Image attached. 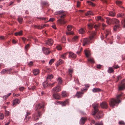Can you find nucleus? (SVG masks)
Here are the masks:
<instances>
[{
  "label": "nucleus",
  "instance_id": "f257e3e1",
  "mask_svg": "<svg viewBox=\"0 0 125 125\" xmlns=\"http://www.w3.org/2000/svg\"><path fill=\"white\" fill-rule=\"evenodd\" d=\"M93 106L94 110L92 113V115L94 116V117L96 119L101 118L102 116V112L100 111L98 112L99 110V104H93Z\"/></svg>",
  "mask_w": 125,
  "mask_h": 125
},
{
  "label": "nucleus",
  "instance_id": "f03ea898",
  "mask_svg": "<svg viewBox=\"0 0 125 125\" xmlns=\"http://www.w3.org/2000/svg\"><path fill=\"white\" fill-rule=\"evenodd\" d=\"M44 108V105L43 104H39L37 105L36 107V111L33 115V118L34 120L35 121L39 119V117H41L42 114L41 111L39 110L43 109Z\"/></svg>",
  "mask_w": 125,
  "mask_h": 125
},
{
  "label": "nucleus",
  "instance_id": "7ed1b4c3",
  "mask_svg": "<svg viewBox=\"0 0 125 125\" xmlns=\"http://www.w3.org/2000/svg\"><path fill=\"white\" fill-rule=\"evenodd\" d=\"M122 96V94L117 95L116 96L117 100L114 98L112 99L110 101L109 104L110 106L112 108H114V106L117 105L120 102V97Z\"/></svg>",
  "mask_w": 125,
  "mask_h": 125
},
{
  "label": "nucleus",
  "instance_id": "20e7f679",
  "mask_svg": "<svg viewBox=\"0 0 125 125\" xmlns=\"http://www.w3.org/2000/svg\"><path fill=\"white\" fill-rule=\"evenodd\" d=\"M95 35V32H91L90 33V35L89 38H86L84 39L83 42V45L85 46V45H88L91 42V41L94 38V36Z\"/></svg>",
  "mask_w": 125,
  "mask_h": 125
},
{
  "label": "nucleus",
  "instance_id": "39448f33",
  "mask_svg": "<svg viewBox=\"0 0 125 125\" xmlns=\"http://www.w3.org/2000/svg\"><path fill=\"white\" fill-rule=\"evenodd\" d=\"M105 18L106 19V22L108 25L119 24V21L116 19H111L108 17H106Z\"/></svg>",
  "mask_w": 125,
  "mask_h": 125
},
{
  "label": "nucleus",
  "instance_id": "423d86ee",
  "mask_svg": "<svg viewBox=\"0 0 125 125\" xmlns=\"http://www.w3.org/2000/svg\"><path fill=\"white\" fill-rule=\"evenodd\" d=\"M65 15V14H63L60 17L62 19H60L58 20V23L60 24H63L65 23L66 22L64 21V20L62 18Z\"/></svg>",
  "mask_w": 125,
  "mask_h": 125
},
{
  "label": "nucleus",
  "instance_id": "0eeeda50",
  "mask_svg": "<svg viewBox=\"0 0 125 125\" xmlns=\"http://www.w3.org/2000/svg\"><path fill=\"white\" fill-rule=\"evenodd\" d=\"M87 89L85 88L84 89H81V91L82 92H77L76 95L78 98H79L82 97V95L83 94V91H86L87 90Z\"/></svg>",
  "mask_w": 125,
  "mask_h": 125
},
{
  "label": "nucleus",
  "instance_id": "6e6552de",
  "mask_svg": "<svg viewBox=\"0 0 125 125\" xmlns=\"http://www.w3.org/2000/svg\"><path fill=\"white\" fill-rule=\"evenodd\" d=\"M53 43V40L51 39H48L45 42V44L47 45L51 46Z\"/></svg>",
  "mask_w": 125,
  "mask_h": 125
},
{
  "label": "nucleus",
  "instance_id": "1a4fd4ad",
  "mask_svg": "<svg viewBox=\"0 0 125 125\" xmlns=\"http://www.w3.org/2000/svg\"><path fill=\"white\" fill-rule=\"evenodd\" d=\"M43 52L45 54L47 55L49 54L50 52L49 51V48L44 47L42 48Z\"/></svg>",
  "mask_w": 125,
  "mask_h": 125
},
{
  "label": "nucleus",
  "instance_id": "9d476101",
  "mask_svg": "<svg viewBox=\"0 0 125 125\" xmlns=\"http://www.w3.org/2000/svg\"><path fill=\"white\" fill-rule=\"evenodd\" d=\"M101 107L103 108L107 109L108 107V104L105 102H104L100 104Z\"/></svg>",
  "mask_w": 125,
  "mask_h": 125
},
{
  "label": "nucleus",
  "instance_id": "9b49d317",
  "mask_svg": "<svg viewBox=\"0 0 125 125\" xmlns=\"http://www.w3.org/2000/svg\"><path fill=\"white\" fill-rule=\"evenodd\" d=\"M87 118H86L82 117L80 121V124L81 125H83L86 120H87Z\"/></svg>",
  "mask_w": 125,
  "mask_h": 125
},
{
  "label": "nucleus",
  "instance_id": "f8f14e48",
  "mask_svg": "<svg viewBox=\"0 0 125 125\" xmlns=\"http://www.w3.org/2000/svg\"><path fill=\"white\" fill-rule=\"evenodd\" d=\"M58 103L61 104L62 106H65L68 103V100H66L65 101L63 102H59Z\"/></svg>",
  "mask_w": 125,
  "mask_h": 125
},
{
  "label": "nucleus",
  "instance_id": "ddd939ff",
  "mask_svg": "<svg viewBox=\"0 0 125 125\" xmlns=\"http://www.w3.org/2000/svg\"><path fill=\"white\" fill-rule=\"evenodd\" d=\"M61 86H56L53 88V90L55 92H57L61 90Z\"/></svg>",
  "mask_w": 125,
  "mask_h": 125
},
{
  "label": "nucleus",
  "instance_id": "4468645a",
  "mask_svg": "<svg viewBox=\"0 0 125 125\" xmlns=\"http://www.w3.org/2000/svg\"><path fill=\"white\" fill-rule=\"evenodd\" d=\"M53 96L54 98L55 99H59L60 98V97L59 95L58 94H53Z\"/></svg>",
  "mask_w": 125,
  "mask_h": 125
},
{
  "label": "nucleus",
  "instance_id": "2eb2a0df",
  "mask_svg": "<svg viewBox=\"0 0 125 125\" xmlns=\"http://www.w3.org/2000/svg\"><path fill=\"white\" fill-rule=\"evenodd\" d=\"M76 56V55L71 52H70L69 53V57L75 58Z\"/></svg>",
  "mask_w": 125,
  "mask_h": 125
},
{
  "label": "nucleus",
  "instance_id": "dca6fc26",
  "mask_svg": "<svg viewBox=\"0 0 125 125\" xmlns=\"http://www.w3.org/2000/svg\"><path fill=\"white\" fill-rule=\"evenodd\" d=\"M20 102V101L18 99H16L13 101V105H16L18 104Z\"/></svg>",
  "mask_w": 125,
  "mask_h": 125
},
{
  "label": "nucleus",
  "instance_id": "f3484780",
  "mask_svg": "<svg viewBox=\"0 0 125 125\" xmlns=\"http://www.w3.org/2000/svg\"><path fill=\"white\" fill-rule=\"evenodd\" d=\"M84 52L86 57H88L90 56L91 53L90 51L87 50H85Z\"/></svg>",
  "mask_w": 125,
  "mask_h": 125
},
{
  "label": "nucleus",
  "instance_id": "a211bd4d",
  "mask_svg": "<svg viewBox=\"0 0 125 125\" xmlns=\"http://www.w3.org/2000/svg\"><path fill=\"white\" fill-rule=\"evenodd\" d=\"M63 62V60L61 59H60L56 63V65L57 66L62 63Z\"/></svg>",
  "mask_w": 125,
  "mask_h": 125
},
{
  "label": "nucleus",
  "instance_id": "6ab92c4d",
  "mask_svg": "<svg viewBox=\"0 0 125 125\" xmlns=\"http://www.w3.org/2000/svg\"><path fill=\"white\" fill-rule=\"evenodd\" d=\"M96 20L97 21H104V19L100 16H97L96 18Z\"/></svg>",
  "mask_w": 125,
  "mask_h": 125
},
{
  "label": "nucleus",
  "instance_id": "aec40b11",
  "mask_svg": "<svg viewBox=\"0 0 125 125\" xmlns=\"http://www.w3.org/2000/svg\"><path fill=\"white\" fill-rule=\"evenodd\" d=\"M120 26L119 24L115 25L114 27V30L115 31H116L119 28Z\"/></svg>",
  "mask_w": 125,
  "mask_h": 125
},
{
  "label": "nucleus",
  "instance_id": "412c9836",
  "mask_svg": "<svg viewBox=\"0 0 125 125\" xmlns=\"http://www.w3.org/2000/svg\"><path fill=\"white\" fill-rule=\"evenodd\" d=\"M39 73V70L38 69H34L33 71V73L35 75H37Z\"/></svg>",
  "mask_w": 125,
  "mask_h": 125
},
{
  "label": "nucleus",
  "instance_id": "4be33fe9",
  "mask_svg": "<svg viewBox=\"0 0 125 125\" xmlns=\"http://www.w3.org/2000/svg\"><path fill=\"white\" fill-rule=\"evenodd\" d=\"M11 70H6L5 69H3L2 70V71L1 72V74H4L6 72L7 73H9L8 72V71H9V72L11 71Z\"/></svg>",
  "mask_w": 125,
  "mask_h": 125
},
{
  "label": "nucleus",
  "instance_id": "5701e85b",
  "mask_svg": "<svg viewBox=\"0 0 125 125\" xmlns=\"http://www.w3.org/2000/svg\"><path fill=\"white\" fill-rule=\"evenodd\" d=\"M62 95L63 97H65L68 95V93L65 91H62Z\"/></svg>",
  "mask_w": 125,
  "mask_h": 125
},
{
  "label": "nucleus",
  "instance_id": "b1692460",
  "mask_svg": "<svg viewBox=\"0 0 125 125\" xmlns=\"http://www.w3.org/2000/svg\"><path fill=\"white\" fill-rule=\"evenodd\" d=\"M22 31H20L18 32H15V35L16 36H21L22 35Z\"/></svg>",
  "mask_w": 125,
  "mask_h": 125
},
{
  "label": "nucleus",
  "instance_id": "393cba45",
  "mask_svg": "<svg viewBox=\"0 0 125 125\" xmlns=\"http://www.w3.org/2000/svg\"><path fill=\"white\" fill-rule=\"evenodd\" d=\"M101 91V90L99 88H94L93 90V92L94 93Z\"/></svg>",
  "mask_w": 125,
  "mask_h": 125
},
{
  "label": "nucleus",
  "instance_id": "a878e982",
  "mask_svg": "<svg viewBox=\"0 0 125 125\" xmlns=\"http://www.w3.org/2000/svg\"><path fill=\"white\" fill-rule=\"evenodd\" d=\"M108 72L109 73H113L114 72L113 69L112 67H109L108 68Z\"/></svg>",
  "mask_w": 125,
  "mask_h": 125
},
{
  "label": "nucleus",
  "instance_id": "bb28decb",
  "mask_svg": "<svg viewBox=\"0 0 125 125\" xmlns=\"http://www.w3.org/2000/svg\"><path fill=\"white\" fill-rule=\"evenodd\" d=\"M105 34V38H106L107 36L110 35V32L109 30H106L104 32Z\"/></svg>",
  "mask_w": 125,
  "mask_h": 125
},
{
  "label": "nucleus",
  "instance_id": "cd10ccee",
  "mask_svg": "<svg viewBox=\"0 0 125 125\" xmlns=\"http://www.w3.org/2000/svg\"><path fill=\"white\" fill-rule=\"evenodd\" d=\"M88 28L90 29H92L93 28V24L91 23H90L87 25Z\"/></svg>",
  "mask_w": 125,
  "mask_h": 125
},
{
  "label": "nucleus",
  "instance_id": "c85d7f7f",
  "mask_svg": "<svg viewBox=\"0 0 125 125\" xmlns=\"http://www.w3.org/2000/svg\"><path fill=\"white\" fill-rule=\"evenodd\" d=\"M72 28V26L71 25H69L67 27V29L68 31H69L71 30Z\"/></svg>",
  "mask_w": 125,
  "mask_h": 125
},
{
  "label": "nucleus",
  "instance_id": "c756f323",
  "mask_svg": "<svg viewBox=\"0 0 125 125\" xmlns=\"http://www.w3.org/2000/svg\"><path fill=\"white\" fill-rule=\"evenodd\" d=\"M85 15L88 16L89 15H93V14L92 12L90 11H88L87 13H85Z\"/></svg>",
  "mask_w": 125,
  "mask_h": 125
},
{
  "label": "nucleus",
  "instance_id": "7c9ffc66",
  "mask_svg": "<svg viewBox=\"0 0 125 125\" xmlns=\"http://www.w3.org/2000/svg\"><path fill=\"white\" fill-rule=\"evenodd\" d=\"M28 89L30 90L33 91L35 88V86H28Z\"/></svg>",
  "mask_w": 125,
  "mask_h": 125
},
{
  "label": "nucleus",
  "instance_id": "2f4dec72",
  "mask_svg": "<svg viewBox=\"0 0 125 125\" xmlns=\"http://www.w3.org/2000/svg\"><path fill=\"white\" fill-rule=\"evenodd\" d=\"M68 52H66L62 54L61 55V58L63 59H65V58L66 55L68 54Z\"/></svg>",
  "mask_w": 125,
  "mask_h": 125
},
{
  "label": "nucleus",
  "instance_id": "473e14b6",
  "mask_svg": "<svg viewBox=\"0 0 125 125\" xmlns=\"http://www.w3.org/2000/svg\"><path fill=\"white\" fill-rule=\"evenodd\" d=\"M50 85L49 83H48L47 81H45L43 83V86H48V85Z\"/></svg>",
  "mask_w": 125,
  "mask_h": 125
},
{
  "label": "nucleus",
  "instance_id": "72a5a7b5",
  "mask_svg": "<svg viewBox=\"0 0 125 125\" xmlns=\"http://www.w3.org/2000/svg\"><path fill=\"white\" fill-rule=\"evenodd\" d=\"M109 15L112 16H114L115 15V13L113 11H110L109 12Z\"/></svg>",
  "mask_w": 125,
  "mask_h": 125
},
{
  "label": "nucleus",
  "instance_id": "f704fd0d",
  "mask_svg": "<svg viewBox=\"0 0 125 125\" xmlns=\"http://www.w3.org/2000/svg\"><path fill=\"white\" fill-rule=\"evenodd\" d=\"M79 32L80 33L82 34L84 33L85 32V31L82 28L79 30Z\"/></svg>",
  "mask_w": 125,
  "mask_h": 125
},
{
  "label": "nucleus",
  "instance_id": "c9c22d12",
  "mask_svg": "<svg viewBox=\"0 0 125 125\" xmlns=\"http://www.w3.org/2000/svg\"><path fill=\"white\" fill-rule=\"evenodd\" d=\"M121 85L120 86H124V85L125 84V79L121 81Z\"/></svg>",
  "mask_w": 125,
  "mask_h": 125
},
{
  "label": "nucleus",
  "instance_id": "e433bc0d",
  "mask_svg": "<svg viewBox=\"0 0 125 125\" xmlns=\"http://www.w3.org/2000/svg\"><path fill=\"white\" fill-rule=\"evenodd\" d=\"M57 81L58 83L59 84H61L62 83V80L61 78H59Z\"/></svg>",
  "mask_w": 125,
  "mask_h": 125
},
{
  "label": "nucleus",
  "instance_id": "4c0bfd02",
  "mask_svg": "<svg viewBox=\"0 0 125 125\" xmlns=\"http://www.w3.org/2000/svg\"><path fill=\"white\" fill-rule=\"evenodd\" d=\"M64 11L63 10H60L57 12H55V14L56 15H57L58 14H61L62 13H64Z\"/></svg>",
  "mask_w": 125,
  "mask_h": 125
},
{
  "label": "nucleus",
  "instance_id": "58836bf2",
  "mask_svg": "<svg viewBox=\"0 0 125 125\" xmlns=\"http://www.w3.org/2000/svg\"><path fill=\"white\" fill-rule=\"evenodd\" d=\"M125 89V86H119L118 90L122 91Z\"/></svg>",
  "mask_w": 125,
  "mask_h": 125
},
{
  "label": "nucleus",
  "instance_id": "ea45409f",
  "mask_svg": "<svg viewBox=\"0 0 125 125\" xmlns=\"http://www.w3.org/2000/svg\"><path fill=\"white\" fill-rule=\"evenodd\" d=\"M53 77V76L52 74L49 75H48L47 79H51Z\"/></svg>",
  "mask_w": 125,
  "mask_h": 125
},
{
  "label": "nucleus",
  "instance_id": "a19ab883",
  "mask_svg": "<svg viewBox=\"0 0 125 125\" xmlns=\"http://www.w3.org/2000/svg\"><path fill=\"white\" fill-rule=\"evenodd\" d=\"M118 16H119L120 17L124 18L125 17V14L123 13H121L119 14V15H118Z\"/></svg>",
  "mask_w": 125,
  "mask_h": 125
},
{
  "label": "nucleus",
  "instance_id": "79ce46f5",
  "mask_svg": "<svg viewBox=\"0 0 125 125\" xmlns=\"http://www.w3.org/2000/svg\"><path fill=\"white\" fill-rule=\"evenodd\" d=\"M56 47L57 49L58 50H61L62 49V47L59 45H58L56 46Z\"/></svg>",
  "mask_w": 125,
  "mask_h": 125
},
{
  "label": "nucleus",
  "instance_id": "37998d69",
  "mask_svg": "<svg viewBox=\"0 0 125 125\" xmlns=\"http://www.w3.org/2000/svg\"><path fill=\"white\" fill-rule=\"evenodd\" d=\"M4 118V115L3 113H0V119L2 120Z\"/></svg>",
  "mask_w": 125,
  "mask_h": 125
},
{
  "label": "nucleus",
  "instance_id": "c03bdc74",
  "mask_svg": "<svg viewBox=\"0 0 125 125\" xmlns=\"http://www.w3.org/2000/svg\"><path fill=\"white\" fill-rule=\"evenodd\" d=\"M61 40L62 42L64 43L65 42V41H66V39L64 37H62L61 38Z\"/></svg>",
  "mask_w": 125,
  "mask_h": 125
},
{
  "label": "nucleus",
  "instance_id": "a18cd8bd",
  "mask_svg": "<svg viewBox=\"0 0 125 125\" xmlns=\"http://www.w3.org/2000/svg\"><path fill=\"white\" fill-rule=\"evenodd\" d=\"M22 18L21 17H19L18 18V20L20 23L21 24L22 22Z\"/></svg>",
  "mask_w": 125,
  "mask_h": 125
},
{
  "label": "nucleus",
  "instance_id": "49530a36",
  "mask_svg": "<svg viewBox=\"0 0 125 125\" xmlns=\"http://www.w3.org/2000/svg\"><path fill=\"white\" fill-rule=\"evenodd\" d=\"M88 62H90L92 63H93L94 62V60L93 58H89L88 59Z\"/></svg>",
  "mask_w": 125,
  "mask_h": 125
},
{
  "label": "nucleus",
  "instance_id": "de8ad7c7",
  "mask_svg": "<svg viewBox=\"0 0 125 125\" xmlns=\"http://www.w3.org/2000/svg\"><path fill=\"white\" fill-rule=\"evenodd\" d=\"M121 23L122 25L123 26V27L124 28L125 27V20L124 19L122 21Z\"/></svg>",
  "mask_w": 125,
  "mask_h": 125
},
{
  "label": "nucleus",
  "instance_id": "09e8293b",
  "mask_svg": "<svg viewBox=\"0 0 125 125\" xmlns=\"http://www.w3.org/2000/svg\"><path fill=\"white\" fill-rule=\"evenodd\" d=\"M87 2L89 4L91 5H92V6H95V5L94 4L93 2H91L90 1H87Z\"/></svg>",
  "mask_w": 125,
  "mask_h": 125
},
{
  "label": "nucleus",
  "instance_id": "8fccbe9b",
  "mask_svg": "<svg viewBox=\"0 0 125 125\" xmlns=\"http://www.w3.org/2000/svg\"><path fill=\"white\" fill-rule=\"evenodd\" d=\"M73 70L72 69H69V74L71 76L72 73L73 72Z\"/></svg>",
  "mask_w": 125,
  "mask_h": 125
},
{
  "label": "nucleus",
  "instance_id": "3c124183",
  "mask_svg": "<svg viewBox=\"0 0 125 125\" xmlns=\"http://www.w3.org/2000/svg\"><path fill=\"white\" fill-rule=\"evenodd\" d=\"M30 112H27V114L26 115V118L27 119H29V118H30V117H28V116L29 115H30Z\"/></svg>",
  "mask_w": 125,
  "mask_h": 125
},
{
  "label": "nucleus",
  "instance_id": "603ef678",
  "mask_svg": "<svg viewBox=\"0 0 125 125\" xmlns=\"http://www.w3.org/2000/svg\"><path fill=\"white\" fill-rule=\"evenodd\" d=\"M102 26L103 27L102 29L103 30H104L105 28L107 26L104 23H102Z\"/></svg>",
  "mask_w": 125,
  "mask_h": 125
},
{
  "label": "nucleus",
  "instance_id": "864d4df0",
  "mask_svg": "<svg viewBox=\"0 0 125 125\" xmlns=\"http://www.w3.org/2000/svg\"><path fill=\"white\" fill-rule=\"evenodd\" d=\"M5 114L6 116H8L9 115V112L8 111H5Z\"/></svg>",
  "mask_w": 125,
  "mask_h": 125
},
{
  "label": "nucleus",
  "instance_id": "5fc2aeb1",
  "mask_svg": "<svg viewBox=\"0 0 125 125\" xmlns=\"http://www.w3.org/2000/svg\"><path fill=\"white\" fill-rule=\"evenodd\" d=\"M78 36H75L72 38L73 41H75L76 40L78 39Z\"/></svg>",
  "mask_w": 125,
  "mask_h": 125
},
{
  "label": "nucleus",
  "instance_id": "6e6d98bb",
  "mask_svg": "<svg viewBox=\"0 0 125 125\" xmlns=\"http://www.w3.org/2000/svg\"><path fill=\"white\" fill-rule=\"evenodd\" d=\"M116 3L117 5H119L122 4V2L120 1L117 0L116 1Z\"/></svg>",
  "mask_w": 125,
  "mask_h": 125
},
{
  "label": "nucleus",
  "instance_id": "4d7b16f0",
  "mask_svg": "<svg viewBox=\"0 0 125 125\" xmlns=\"http://www.w3.org/2000/svg\"><path fill=\"white\" fill-rule=\"evenodd\" d=\"M54 60L53 59H51L49 62V64H51L54 62Z\"/></svg>",
  "mask_w": 125,
  "mask_h": 125
},
{
  "label": "nucleus",
  "instance_id": "13d9d810",
  "mask_svg": "<svg viewBox=\"0 0 125 125\" xmlns=\"http://www.w3.org/2000/svg\"><path fill=\"white\" fill-rule=\"evenodd\" d=\"M41 3L43 5H47L48 4L47 2L44 1H42L41 2Z\"/></svg>",
  "mask_w": 125,
  "mask_h": 125
},
{
  "label": "nucleus",
  "instance_id": "bf43d9fd",
  "mask_svg": "<svg viewBox=\"0 0 125 125\" xmlns=\"http://www.w3.org/2000/svg\"><path fill=\"white\" fill-rule=\"evenodd\" d=\"M73 32L72 31L66 32V34L67 35H72L73 34Z\"/></svg>",
  "mask_w": 125,
  "mask_h": 125
},
{
  "label": "nucleus",
  "instance_id": "052dcab7",
  "mask_svg": "<svg viewBox=\"0 0 125 125\" xmlns=\"http://www.w3.org/2000/svg\"><path fill=\"white\" fill-rule=\"evenodd\" d=\"M103 124L102 122H100L99 123H96L95 125H103Z\"/></svg>",
  "mask_w": 125,
  "mask_h": 125
},
{
  "label": "nucleus",
  "instance_id": "680f3d73",
  "mask_svg": "<svg viewBox=\"0 0 125 125\" xmlns=\"http://www.w3.org/2000/svg\"><path fill=\"white\" fill-rule=\"evenodd\" d=\"M33 64V62L31 61H30L28 64V65L30 66H32Z\"/></svg>",
  "mask_w": 125,
  "mask_h": 125
},
{
  "label": "nucleus",
  "instance_id": "e2e57ef3",
  "mask_svg": "<svg viewBox=\"0 0 125 125\" xmlns=\"http://www.w3.org/2000/svg\"><path fill=\"white\" fill-rule=\"evenodd\" d=\"M119 124L121 125H125V123L123 121H121L119 122Z\"/></svg>",
  "mask_w": 125,
  "mask_h": 125
},
{
  "label": "nucleus",
  "instance_id": "0e129e2a",
  "mask_svg": "<svg viewBox=\"0 0 125 125\" xmlns=\"http://www.w3.org/2000/svg\"><path fill=\"white\" fill-rule=\"evenodd\" d=\"M11 93H9V94H8L7 95H5L4 96V97H5V99H6L7 97H8L9 96H10L11 95Z\"/></svg>",
  "mask_w": 125,
  "mask_h": 125
},
{
  "label": "nucleus",
  "instance_id": "69168bd1",
  "mask_svg": "<svg viewBox=\"0 0 125 125\" xmlns=\"http://www.w3.org/2000/svg\"><path fill=\"white\" fill-rule=\"evenodd\" d=\"M29 44H27V45L25 47V48L26 50L28 49V48L29 47Z\"/></svg>",
  "mask_w": 125,
  "mask_h": 125
},
{
  "label": "nucleus",
  "instance_id": "338daca9",
  "mask_svg": "<svg viewBox=\"0 0 125 125\" xmlns=\"http://www.w3.org/2000/svg\"><path fill=\"white\" fill-rule=\"evenodd\" d=\"M113 67L116 69H117L119 67L118 65L114 66Z\"/></svg>",
  "mask_w": 125,
  "mask_h": 125
},
{
  "label": "nucleus",
  "instance_id": "774afa93",
  "mask_svg": "<svg viewBox=\"0 0 125 125\" xmlns=\"http://www.w3.org/2000/svg\"><path fill=\"white\" fill-rule=\"evenodd\" d=\"M117 78L118 79V81L120 80L122 78V77L120 76H117Z\"/></svg>",
  "mask_w": 125,
  "mask_h": 125
}]
</instances>
